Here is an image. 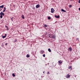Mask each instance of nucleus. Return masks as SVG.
I'll use <instances>...</instances> for the list:
<instances>
[{
  "instance_id": "f257e3e1",
  "label": "nucleus",
  "mask_w": 80,
  "mask_h": 80,
  "mask_svg": "<svg viewBox=\"0 0 80 80\" xmlns=\"http://www.w3.org/2000/svg\"><path fill=\"white\" fill-rule=\"evenodd\" d=\"M0 17L1 18H3V16H2V15L3 16H4L5 15V13L2 12L0 13Z\"/></svg>"
},
{
  "instance_id": "f03ea898",
  "label": "nucleus",
  "mask_w": 80,
  "mask_h": 80,
  "mask_svg": "<svg viewBox=\"0 0 80 80\" xmlns=\"http://www.w3.org/2000/svg\"><path fill=\"white\" fill-rule=\"evenodd\" d=\"M43 25L44 26V27L45 28V29H46V30H47V27H48V25L46 24H43Z\"/></svg>"
},
{
  "instance_id": "7ed1b4c3",
  "label": "nucleus",
  "mask_w": 80,
  "mask_h": 80,
  "mask_svg": "<svg viewBox=\"0 0 80 80\" xmlns=\"http://www.w3.org/2000/svg\"><path fill=\"white\" fill-rule=\"evenodd\" d=\"M54 12H55V10L53 8H52L51 9V13H54Z\"/></svg>"
},
{
  "instance_id": "20e7f679",
  "label": "nucleus",
  "mask_w": 80,
  "mask_h": 80,
  "mask_svg": "<svg viewBox=\"0 0 80 80\" xmlns=\"http://www.w3.org/2000/svg\"><path fill=\"white\" fill-rule=\"evenodd\" d=\"M68 69L69 70H72V66H70L69 67Z\"/></svg>"
},
{
  "instance_id": "39448f33",
  "label": "nucleus",
  "mask_w": 80,
  "mask_h": 80,
  "mask_svg": "<svg viewBox=\"0 0 80 80\" xmlns=\"http://www.w3.org/2000/svg\"><path fill=\"white\" fill-rule=\"evenodd\" d=\"M70 75L68 74L67 75L66 78H70Z\"/></svg>"
},
{
  "instance_id": "423d86ee",
  "label": "nucleus",
  "mask_w": 80,
  "mask_h": 80,
  "mask_svg": "<svg viewBox=\"0 0 80 80\" xmlns=\"http://www.w3.org/2000/svg\"><path fill=\"white\" fill-rule=\"evenodd\" d=\"M36 7L37 8H39V7H40V5L37 4V5H36Z\"/></svg>"
},
{
  "instance_id": "0eeeda50",
  "label": "nucleus",
  "mask_w": 80,
  "mask_h": 80,
  "mask_svg": "<svg viewBox=\"0 0 80 80\" xmlns=\"http://www.w3.org/2000/svg\"><path fill=\"white\" fill-rule=\"evenodd\" d=\"M55 18H60L59 16H57L56 15H55Z\"/></svg>"
},
{
  "instance_id": "6e6552de",
  "label": "nucleus",
  "mask_w": 80,
  "mask_h": 80,
  "mask_svg": "<svg viewBox=\"0 0 80 80\" xmlns=\"http://www.w3.org/2000/svg\"><path fill=\"white\" fill-rule=\"evenodd\" d=\"M58 62L59 64H61V63H62V61H58Z\"/></svg>"
},
{
  "instance_id": "1a4fd4ad",
  "label": "nucleus",
  "mask_w": 80,
  "mask_h": 80,
  "mask_svg": "<svg viewBox=\"0 0 80 80\" xmlns=\"http://www.w3.org/2000/svg\"><path fill=\"white\" fill-rule=\"evenodd\" d=\"M22 19H25V16H24V15H22Z\"/></svg>"
},
{
  "instance_id": "9d476101",
  "label": "nucleus",
  "mask_w": 80,
  "mask_h": 80,
  "mask_svg": "<svg viewBox=\"0 0 80 80\" xmlns=\"http://www.w3.org/2000/svg\"><path fill=\"white\" fill-rule=\"evenodd\" d=\"M40 52L41 54H43V52H44V51L43 50L41 51Z\"/></svg>"
},
{
  "instance_id": "9b49d317",
  "label": "nucleus",
  "mask_w": 80,
  "mask_h": 80,
  "mask_svg": "<svg viewBox=\"0 0 80 80\" xmlns=\"http://www.w3.org/2000/svg\"><path fill=\"white\" fill-rule=\"evenodd\" d=\"M61 11H62V12H66V11L65 10H64L63 9H61Z\"/></svg>"
},
{
  "instance_id": "f8f14e48",
  "label": "nucleus",
  "mask_w": 80,
  "mask_h": 80,
  "mask_svg": "<svg viewBox=\"0 0 80 80\" xmlns=\"http://www.w3.org/2000/svg\"><path fill=\"white\" fill-rule=\"evenodd\" d=\"M48 51L49 52H52V51L51 50V49H50L49 48L48 49Z\"/></svg>"
},
{
  "instance_id": "ddd939ff",
  "label": "nucleus",
  "mask_w": 80,
  "mask_h": 80,
  "mask_svg": "<svg viewBox=\"0 0 80 80\" xmlns=\"http://www.w3.org/2000/svg\"><path fill=\"white\" fill-rule=\"evenodd\" d=\"M4 7V5H2V6H0V8H3V7Z\"/></svg>"
},
{
  "instance_id": "4468645a",
  "label": "nucleus",
  "mask_w": 80,
  "mask_h": 80,
  "mask_svg": "<svg viewBox=\"0 0 80 80\" xmlns=\"http://www.w3.org/2000/svg\"><path fill=\"white\" fill-rule=\"evenodd\" d=\"M26 57H27V58H28L29 57H30V55L28 54H27Z\"/></svg>"
},
{
  "instance_id": "2eb2a0df",
  "label": "nucleus",
  "mask_w": 80,
  "mask_h": 80,
  "mask_svg": "<svg viewBox=\"0 0 80 80\" xmlns=\"http://www.w3.org/2000/svg\"><path fill=\"white\" fill-rule=\"evenodd\" d=\"M48 20H50V19H51V17H50V16L48 17Z\"/></svg>"
},
{
  "instance_id": "dca6fc26",
  "label": "nucleus",
  "mask_w": 80,
  "mask_h": 80,
  "mask_svg": "<svg viewBox=\"0 0 80 80\" xmlns=\"http://www.w3.org/2000/svg\"><path fill=\"white\" fill-rule=\"evenodd\" d=\"M52 38H55V36H52Z\"/></svg>"
},
{
  "instance_id": "f3484780",
  "label": "nucleus",
  "mask_w": 80,
  "mask_h": 80,
  "mask_svg": "<svg viewBox=\"0 0 80 80\" xmlns=\"http://www.w3.org/2000/svg\"><path fill=\"white\" fill-rule=\"evenodd\" d=\"M69 49L70 51H72V48H69Z\"/></svg>"
},
{
  "instance_id": "a211bd4d",
  "label": "nucleus",
  "mask_w": 80,
  "mask_h": 80,
  "mask_svg": "<svg viewBox=\"0 0 80 80\" xmlns=\"http://www.w3.org/2000/svg\"><path fill=\"white\" fill-rule=\"evenodd\" d=\"M14 42H17V39H15Z\"/></svg>"
},
{
  "instance_id": "6ab92c4d",
  "label": "nucleus",
  "mask_w": 80,
  "mask_h": 80,
  "mask_svg": "<svg viewBox=\"0 0 80 80\" xmlns=\"http://www.w3.org/2000/svg\"><path fill=\"white\" fill-rule=\"evenodd\" d=\"M12 76H13V77H15V74H14V73H13Z\"/></svg>"
},
{
  "instance_id": "aec40b11",
  "label": "nucleus",
  "mask_w": 80,
  "mask_h": 80,
  "mask_svg": "<svg viewBox=\"0 0 80 80\" xmlns=\"http://www.w3.org/2000/svg\"><path fill=\"white\" fill-rule=\"evenodd\" d=\"M6 38V36H2V38Z\"/></svg>"
},
{
  "instance_id": "412c9836",
  "label": "nucleus",
  "mask_w": 80,
  "mask_h": 80,
  "mask_svg": "<svg viewBox=\"0 0 80 80\" xmlns=\"http://www.w3.org/2000/svg\"><path fill=\"white\" fill-rule=\"evenodd\" d=\"M42 56H43V57H45V54H43L42 55Z\"/></svg>"
},
{
  "instance_id": "4be33fe9",
  "label": "nucleus",
  "mask_w": 80,
  "mask_h": 80,
  "mask_svg": "<svg viewBox=\"0 0 80 80\" xmlns=\"http://www.w3.org/2000/svg\"><path fill=\"white\" fill-rule=\"evenodd\" d=\"M69 7H70V8H71V7H72V5H69Z\"/></svg>"
},
{
  "instance_id": "5701e85b",
  "label": "nucleus",
  "mask_w": 80,
  "mask_h": 80,
  "mask_svg": "<svg viewBox=\"0 0 80 80\" xmlns=\"http://www.w3.org/2000/svg\"><path fill=\"white\" fill-rule=\"evenodd\" d=\"M78 38H77V39H76V41H78Z\"/></svg>"
},
{
  "instance_id": "b1692460",
  "label": "nucleus",
  "mask_w": 80,
  "mask_h": 80,
  "mask_svg": "<svg viewBox=\"0 0 80 80\" xmlns=\"http://www.w3.org/2000/svg\"><path fill=\"white\" fill-rule=\"evenodd\" d=\"M13 17H12V18H11V19H12V21L13 22Z\"/></svg>"
},
{
  "instance_id": "393cba45",
  "label": "nucleus",
  "mask_w": 80,
  "mask_h": 80,
  "mask_svg": "<svg viewBox=\"0 0 80 80\" xmlns=\"http://www.w3.org/2000/svg\"><path fill=\"white\" fill-rule=\"evenodd\" d=\"M8 45V43H6L5 44V45Z\"/></svg>"
},
{
  "instance_id": "a878e982",
  "label": "nucleus",
  "mask_w": 80,
  "mask_h": 80,
  "mask_svg": "<svg viewBox=\"0 0 80 80\" xmlns=\"http://www.w3.org/2000/svg\"><path fill=\"white\" fill-rule=\"evenodd\" d=\"M48 74H50V72H47Z\"/></svg>"
},
{
  "instance_id": "bb28decb",
  "label": "nucleus",
  "mask_w": 80,
  "mask_h": 80,
  "mask_svg": "<svg viewBox=\"0 0 80 80\" xmlns=\"http://www.w3.org/2000/svg\"><path fill=\"white\" fill-rule=\"evenodd\" d=\"M78 3H80V0H79L78 1Z\"/></svg>"
},
{
  "instance_id": "cd10ccee",
  "label": "nucleus",
  "mask_w": 80,
  "mask_h": 80,
  "mask_svg": "<svg viewBox=\"0 0 80 80\" xmlns=\"http://www.w3.org/2000/svg\"><path fill=\"white\" fill-rule=\"evenodd\" d=\"M5 10H4L3 11V12H5Z\"/></svg>"
},
{
  "instance_id": "c85d7f7f",
  "label": "nucleus",
  "mask_w": 80,
  "mask_h": 80,
  "mask_svg": "<svg viewBox=\"0 0 80 80\" xmlns=\"http://www.w3.org/2000/svg\"><path fill=\"white\" fill-rule=\"evenodd\" d=\"M5 27L6 28H8V26H5Z\"/></svg>"
},
{
  "instance_id": "c756f323",
  "label": "nucleus",
  "mask_w": 80,
  "mask_h": 80,
  "mask_svg": "<svg viewBox=\"0 0 80 80\" xmlns=\"http://www.w3.org/2000/svg\"><path fill=\"white\" fill-rule=\"evenodd\" d=\"M4 10H6V8H4Z\"/></svg>"
},
{
  "instance_id": "7c9ffc66",
  "label": "nucleus",
  "mask_w": 80,
  "mask_h": 80,
  "mask_svg": "<svg viewBox=\"0 0 80 80\" xmlns=\"http://www.w3.org/2000/svg\"><path fill=\"white\" fill-rule=\"evenodd\" d=\"M5 36V37H6V36H7V34H6L5 35V36Z\"/></svg>"
},
{
  "instance_id": "2f4dec72",
  "label": "nucleus",
  "mask_w": 80,
  "mask_h": 80,
  "mask_svg": "<svg viewBox=\"0 0 80 80\" xmlns=\"http://www.w3.org/2000/svg\"><path fill=\"white\" fill-rule=\"evenodd\" d=\"M43 73H45V72L44 71V72H43Z\"/></svg>"
},
{
  "instance_id": "473e14b6",
  "label": "nucleus",
  "mask_w": 80,
  "mask_h": 80,
  "mask_svg": "<svg viewBox=\"0 0 80 80\" xmlns=\"http://www.w3.org/2000/svg\"><path fill=\"white\" fill-rule=\"evenodd\" d=\"M79 10L80 11V8H79Z\"/></svg>"
},
{
  "instance_id": "72a5a7b5",
  "label": "nucleus",
  "mask_w": 80,
  "mask_h": 80,
  "mask_svg": "<svg viewBox=\"0 0 80 80\" xmlns=\"http://www.w3.org/2000/svg\"><path fill=\"white\" fill-rule=\"evenodd\" d=\"M75 77H76V76H75Z\"/></svg>"
}]
</instances>
